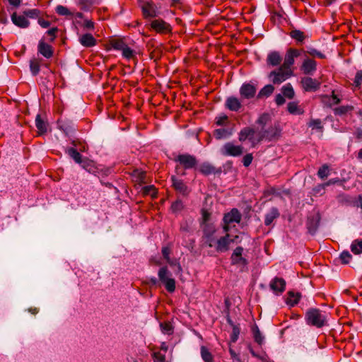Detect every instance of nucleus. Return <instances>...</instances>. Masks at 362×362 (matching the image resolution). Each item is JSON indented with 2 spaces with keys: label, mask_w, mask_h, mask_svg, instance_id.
I'll return each mask as SVG.
<instances>
[{
  "label": "nucleus",
  "mask_w": 362,
  "mask_h": 362,
  "mask_svg": "<svg viewBox=\"0 0 362 362\" xmlns=\"http://www.w3.org/2000/svg\"><path fill=\"white\" fill-rule=\"evenodd\" d=\"M202 229L203 244L206 247L214 248L218 253L228 251L230 243L238 238V235H235L233 238L229 233H226L222 236L218 235L217 229L214 223H206Z\"/></svg>",
  "instance_id": "nucleus-1"
},
{
  "label": "nucleus",
  "mask_w": 362,
  "mask_h": 362,
  "mask_svg": "<svg viewBox=\"0 0 362 362\" xmlns=\"http://www.w3.org/2000/svg\"><path fill=\"white\" fill-rule=\"evenodd\" d=\"M264 135L262 132H256L253 128L245 127L240 130L238 139L240 141L249 140L252 146H255L257 144L259 143L264 139Z\"/></svg>",
  "instance_id": "nucleus-2"
},
{
  "label": "nucleus",
  "mask_w": 362,
  "mask_h": 362,
  "mask_svg": "<svg viewBox=\"0 0 362 362\" xmlns=\"http://www.w3.org/2000/svg\"><path fill=\"white\" fill-rule=\"evenodd\" d=\"M326 320L325 313L317 309H310L306 313V320L308 325L322 327L325 325Z\"/></svg>",
  "instance_id": "nucleus-3"
},
{
  "label": "nucleus",
  "mask_w": 362,
  "mask_h": 362,
  "mask_svg": "<svg viewBox=\"0 0 362 362\" xmlns=\"http://www.w3.org/2000/svg\"><path fill=\"white\" fill-rule=\"evenodd\" d=\"M223 229L226 233H228L230 228L235 226V223H240L241 214L237 209H233L230 212L223 216Z\"/></svg>",
  "instance_id": "nucleus-4"
},
{
  "label": "nucleus",
  "mask_w": 362,
  "mask_h": 362,
  "mask_svg": "<svg viewBox=\"0 0 362 362\" xmlns=\"http://www.w3.org/2000/svg\"><path fill=\"white\" fill-rule=\"evenodd\" d=\"M293 72L291 69L281 66L277 70L272 71L269 77L274 84H280L292 76Z\"/></svg>",
  "instance_id": "nucleus-5"
},
{
  "label": "nucleus",
  "mask_w": 362,
  "mask_h": 362,
  "mask_svg": "<svg viewBox=\"0 0 362 362\" xmlns=\"http://www.w3.org/2000/svg\"><path fill=\"white\" fill-rule=\"evenodd\" d=\"M159 280L165 285L166 290L173 293L175 290V281L166 267H161L158 271Z\"/></svg>",
  "instance_id": "nucleus-6"
},
{
  "label": "nucleus",
  "mask_w": 362,
  "mask_h": 362,
  "mask_svg": "<svg viewBox=\"0 0 362 362\" xmlns=\"http://www.w3.org/2000/svg\"><path fill=\"white\" fill-rule=\"evenodd\" d=\"M221 153L225 156H239L243 153V147L235 145L232 142L225 144L221 149Z\"/></svg>",
  "instance_id": "nucleus-7"
},
{
  "label": "nucleus",
  "mask_w": 362,
  "mask_h": 362,
  "mask_svg": "<svg viewBox=\"0 0 362 362\" xmlns=\"http://www.w3.org/2000/svg\"><path fill=\"white\" fill-rule=\"evenodd\" d=\"M141 7L145 18H153L157 16L159 13V8L151 1H144Z\"/></svg>",
  "instance_id": "nucleus-8"
},
{
  "label": "nucleus",
  "mask_w": 362,
  "mask_h": 362,
  "mask_svg": "<svg viewBox=\"0 0 362 362\" xmlns=\"http://www.w3.org/2000/svg\"><path fill=\"white\" fill-rule=\"evenodd\" d=\"M300 55V51L294 48H289L286 53L284 62L281 66L284 68L291 69L295 63V59Z\"/></svg>",
  "instance_id": "nucleus-9"
},
{
  "label": "nucleus",
  "mask_w": 362,
  "mask_h": 362,
  "mask_svg": "<svg viewBox=\"0 0 362 362\" xmlns=\"http://www.w3.org/2000/svg\"><path fill=\"white\" fill-rule=\"evenodd\" d=\"M37 52L46 59H50L53 57L54 49L53 47L47 44L45 40L41 39L37 45Z\"/></svg>",
  "instance_id": "nucleus-10"
},
{
  "label": "nucleus",
  "mask_w": 362,
  "mask_h": 362,
  "mask_svg": "<svg viewBox=\"0 0 362 362\" xmlns=\"http://www.w3.org/2000/svg\"><path fill=\"white\" fill-rule=\"evenodd\" d=\"M151 27L159 33H167L171 31V26L163 20L156 19L151 22Z\"/></svg>",
  "instance_id": "nucleus-11"
},
{
  "label": "nucleus",
  "mask_w": 362,
  "mask_h": 362,
  "mask_svg": "<svg viewBox=\"0 0 362 362\" xmlns=\"http://www.w3.org/2000/svg\"><path fill=\"white\" fill-rule=\"evenodd\" d=\"M256 90V87L254 85L245 83L240 87V94L243 99H250L255 96Z\"/></svg>",
  "instance_id": "nucleus-12"
},
{
  "label": "nucleus",
  "mask_w": 362,
  "mask_h": 362,
  "mask_svg": "<svg viewBox=\"0 0 362 362\" xmlns=\"http://www.w3.org/2000/svg\"><path fill=\"white\" fill-rule=\"evenodd\" d=\"M177 160L182 165L185 169H190L195 166L197 164V160L195 157L189 154L180 155L177 158Z\"/></svg>",
  "instance_id": "nucleus-13"
},
{
  "label": "nucleus",
  "mask_w": 362,
  "mask_h": 362,
  "mask_svg": "<svg viewBox=\"0 0 362 362\" xmlns=\"http://www.w3.org/2000/svg\"><path fill=\"white\" fill-rule=\"evenodd\" d=\"M270 288L276 294L282 293L286 288V281L282 278L275 277L269 284Z\"/></svg>",
  "instance_id": "nucleus-14"
},
{
  "label": "nucleus",
  "mask_w": 362,
  "mask_h": 362,
  "mask_svg": "<svg viewBox=\"0 0 362 362\" xmlns=\"http://www.w3.org/2000/svg\"><path fill=\"white\" fill-rule=\"evenodd\" d=\"M317 69V63L315 60L308 57L305 58L300 66V70L305 74H312Z\"/></svg>",
  "instance_id": "nucleus-15"
},
{
  "label": "nucleus",
  "mask_w": 362,
  "mask_h": 362,
  "mask_svg": "<svg viewBox=\"0 0 362 362\" xmlns=\"http://www.w3.org/2000/svg\"><path fill=\"white\" fill-rule=\"evenodd\" d=\"M12 23L21 28H26L30 25V22L27 19L26 16L23 14V16L18 15L16 12H14L11 16Z\"/></svg>",
  "instance_id": "nucleus-16"
},
{
  "label": "nucleus",
  "mask_w": 362,
  "mask_h": 362,
  "mask_svg": "<svg viewBox=\"0 0 362 362\" xmlns=\"http://www.w3.org/2000/svg\"><path fill=\"white\" fill-rule=\"evenodd\" d=\"M301 83L303 88L306 91H313L316 90L320 87V83L312 78L310 77H304L301 80Z\"/></svg>",
  "instance_id": "nucleus-17"
},
{
  "label": "nucleus",
  "mask_w": 362,
  "mask_h": 362,
  "mask_svg": "<svg viewBox=\"0 0 362 362\" xmlns=\"http://www.w3.org/2000/svg\"><path fill=\"white\" fill-rule=\"evenodd\" d=\"M78 41L81 45L86 47H93L97 42L96 39L90 33L81 35L79 36Z\"/></svg>",
  "instance_id": "nucleus-18"
},
{
  "label": "nucleus",
  "mask_w": 362,
  "mask_h": 362,
  "mask_svg": "<svg viewBox=\"0 0 362 362\" xmlns=\"http://www.w3.org/2000/svg\"><path fill=\"white\" fill-rule=\"evenodd\" d=\"M243 249L241 247H238L233 251L231 255V261L233 264L245 265L247 262L245 259L242 257Z\"/></svg>",
  "instance_id": "nucleus-19"
},
{
  "label": "nucleus",
  "mask_w": 362,
  "mask_h": 362,
  "mask_svg": "<svg viewBox=\"0 0 362 362\" xmlns=\"http://www.w3.org/2000/svg\"><path fill=\"white\" fill-rule=\"evenodd\" d=\"M226 107L231 111L237 112L241 108L242 105L240 100L238 98L230 96L226 100Z\"/></svg>",
  "instance_id": "nucleus-20"
},
{
  "label": "nucleus",
  "mask_w": 362,
  "mask_h": 362,
  "mask_svg": "<svg viewBox=\"0 0 362 362\" xmlns=\"http://www.w3.org/2000/svg\"><path fill=\"white\" fill-rule=\"evenodd\" d=\"M282 57L280 53L277 51H272L269 52L267 57V62L268 64L276 66L280 64Z\"/></svg>",
  "instance_id": "nucleus-21"
},
{
  "label": "nucleus",
  "mask_w": 362,
  "mask_h": 362,
  "mask_svg": "<svg viewBox=\"0 0 362 362\" xmlns=\"http://www.w3.org/2000/svg\"><path fill=\"white\" fill-rule=\"evenodd\" d=\"M99 3L100 0H76V4L84 11H90L92 6Z\"/></svg>",
  "instance_id": "nucleus-22"
},
{
  "label": "nucleus",
  "mask_w": 362,
  "mask_h": 362,
  "mask_svg": "<svg viewBox=\"0 0 362 362\" xmlns=\"http://www.w3.org/2000/svg\"><path fill=\"white\" fill-rule=\"evenodd\" d=\"M55 11L59 16H65L69 20L74 19V11H71L64 6L58 5Z\"/></svg>",
  "instance_id": "nucleus-23"
},
{
  "label": "nucleus",
  "mask_w": 362,
  "mask_h": 362,
  "mask_svg": "<svg viewBox=\"0 0 362 362\" xmlns=\"http://www.w3.org/2000/svg\"><path fill=\"white\" fill-rule=\"evenodd\" d=\"M290 37L295 40L297 43H303L308 36L303 31L299 30H292L289 33Z\"/></svg>",
  "instance_id": "nucleus-24"
},
{
  "label": "nucleus",
  "mask_w": 362,
  "mask_h": 362,
  "mask_svg": "<svg viewBox=\"0 0 362 362\" xmlns=\"http://www.w3.org/2000/svg\"><path fill=\"white\" fill-rule=\"evenodd\" d=\"M279 216V212L276 208H272L265 215L264 223L266 226H269L274 220Z\"/></svg>",
  "instance_id": "nucleus-25"
},
{
  "label": "nucleus",
  "mask_w": 362,
  "mask_h": 362,
  "mask_svg": "<svg viewBox=\"0 0 362 362\" xmlns=\"http://www.w3.org/2000/svg\"><path fill=\"white\" fill-rule=\"evenodd\" d=\"M290 114L300 115L304 113L303 109L296 102H290L287 105Z\"/></svg>",
  "instance_id": "nucleus-26"
},
{
  "label": "nucleus",
  "mask_w": 362,
  "mask_h": 362,
  "mask_svg": "<svg viewBox=\"0 0 362 362\" xmlns=\"http://www.w3.org/2000/svg\"><path fill=\"white\" fill-rule=\"evenodd\" d=\"M172 181L173 185L177 191L184 194L187 193V187L182 180H177L173 176Z\"/></svg>",
  "instance_id": "nucleus-27"
},
{
  "label": "nucleus",
  "mask_w": 362,
  "mask_h": 362,
  "mask_svg": "<svg viewBox=\"0 0 362 362\" xmlns=\"http://www.w3.org/2000/svg\"><path fill=\"white\" fill-rule=\"evenodd\" d=\"M199 170L204 175H209L216 173L215 167L209 163H204L200 165Z\"/></svg>",
  "instance_id": "nucleus-28"
},
{
  "label": "nucleus",
  "mask_w": 362,
  "mask_h": 362,
  "mask_svg": "<svg viewBox=\"0 0 362 362\" xmlns=\"http://www.w3.org/2000/svg\"><path fill=\"white\" fill-rule=\"evenodd\" d=\"M300 298V295L298 293H294L293 291H289L288 293V298L286 299V303L288 305L291 306H294L296 305Z\"/></svg>",
  "instance_id": "nucleus-29"
},
{
  "label": "nucleus",
  "mask_w": 362,
  "mask_h": 362,
  "mask_svg": "<svg viewBox=\"0 0 362 362\" xmlns=\"http://www.w3.org/2000/svg\"><path fill=\"white\" fill-rule=\"evenodd\" d=\"M283 95L288 99L293 98L295 95L294 90L291 83H287L281 88Z\"/></svg>",
  "instance_id": "nucleus-30"
},
{
  "label": "nucleus",
  "mask_w": 362,
  "mask_h": 362,
  "mask_svg": "<svg viewBox=\"0 0 362 362\" xmlns=\"http://www.w3.org/2000/svg\"><path fill=\"white\" fill-rule=\"evenodd\" d=\"M36 127L40 134H43L47 132V124L43 121L40 115H37L35 119Z\"/></svg>",
  "instance_id": "nucleus-31"
},
{
  "label": "nucleus",
  "mask_w": 362,
  "mask_h": 362,
  "mask_svg": "<svg viewBox=\"0 0 362 362\" xmlns=\"http://www.w3.org/2000/svg\"><path fill=\"white\" fill-rule=\"evenodd\" d=\"M132 176L134 180L137 183H141L144 182L145 173L141 170H134L132 173Z\"/></svg>",
  "instance_id": "nucleus-32"
},
{
  "label": "nucleus",
  "mask_w": 362,
  "mask_h": 362,
  "mask_svg": "<svg viewBox=\"0 0 362 362\" xmlns=\"http://www.w3.org/2000/svg\"><path fill=\"white\" fill-rule=\"evenodd\" d=\"M274 88L272 85H267L263 87L258 93L259 98L262 97H268L274 92Z\"/></svg>",
  "instance_id": "nucleus-33"
},
{
  "label": "nucleus",
  "mask_w": 362,
  "mask_h": 362,
  "mask_svg": "<svg viewBox=\"0 0 362 362\" xmlns=\"http://www.w3.org/2000/svg\"><path fill=\"white\" fill-rule=\"evenodd\" d=\"M40 62L37 59H33L30 62V68L32 74L36 76L40 72Z\"/></svg>",
  "instance_id": "nucleus-34"
},
{
  "label": "nucleus",
  "mask_w": 362,
  "mask_h": 362,
  "mask_svg": "<svg viewBox=\"0 0 362 362\" xmlns=\"http://www.w3.org/2000/svg\"><path fill=\"white\" fill-rule=\"evenodd\" d=\"M111 45L114 49L122 51L127 44L122 39H115L111 41Z\"/></svg>",
  "instance_id": "nucleus-35"
},
{
  "label": "nucleus",
  "mask_w": 362,
  "mask_h": 362,
  "mask_svg": "<svg viewBox=\"0 0 362 362\" xmlns=\"http://www.w3.org/2000/svg\"><path fill=\"white\" fill-rule=\"evenodd\" d=\"M308 127H310L313 130L316 129L320 132H322L323 126L320 119H310L308 123Z\"/></svg>",
  "instance_id": "nucleus-36"
},
{
  "label": "nucleus",
  "mask_w": 362,
  "mask_h": 362,
  "mask_svg": "<svg viewBox=\"0 0 362 362\" xmlns=\"http://www.w3.org/2000/svg\"><path fill=\"white\" fill-rule=\"evenodd\" d=\"M231 134V132L226 129H218L214 130V135L217 139H221L223 138H226Z\"/></svg>",
  "instance_id": "nucleus-37"
},
{
  "label": "nucleus",
  "mask_w": 362,
  "mask_h": 362,
  "mask_svg": "<svg viewBox=\"0 0 362 362\" xmlns=\"http://www.w3.org/2000/svg\"><path fill=\"white\" fill-rule=\"evenodd\" d=\"M351 250L356 255L361 254L362 252V240H354L351 245Z\"/></svg>",
  "instance_id": "nucleus-38"
},
{
  "label": "nucleus",
  "mask_w": 362,
  "mask_h": 362,
  "mask_svg": "<svg viewBox=\"0 0 362 362\" xmlns=\"http://www.w3.org/2000/svg\"><path fill=\"white\" fill-rule=\"evenodd\" d=\"M23 14L27 17L33 19L39 18L40 17L41 12L40 10L33 8L28 9L23 11Z\"/></svg>",
  "instance_id": "nucleus-39"
},
{
  "label": "nucleus",
  "mask_w": 362,
  "mask_h": 362,
  "mask_svg": "<svg viewBox=\"0 0 362 362\" xmlns=\"http://www.w3.org/2000/svg\"><path fill=\"white\" fill-rule=\"evenodd\" d=\"M67 153L76 161L77 163H81L82 159L81 154L73 148H70L66 151Z\"/></svg>",
  "instance_id": "nucleus-40"
},
{
  "label": "nucleus",
  "mask_w": 362,
  "mask_h": 362,
  "mask_svg": "<svg viewBox=\"0 0 362 362\" xmlns=\"http://www.w3.org/2000/svg\"><path fill=\"white\" fill-rule=\"evenodd\" d=\"M160 327L162 332L165 334L170 335L173 332V327L169 322L160 323Z\"/></svg>",
  "instance_id": "nucleus-41"
},
{
  "label": "nucleus",
  "mask_w": 362,
  "mask_h": 362,
  "mask_svg": "<svg viewBox=\"0 0 362 362\" xmlns=\"http://www.w3.org/2000/svg\"><path fill=\"white\" fill-rule=\"evenodd\" d=\"M255 341L259 344H262L264 341V337L262 335L257 326H254L252 329Z\"/></svg>",
  "instance_id": "nucleus-42"
},
{
  "label": "nucleus",
  "mask_w": 362,
  "mask_h": 362,
  "mask_svg": "<svg viewBox=\"0 0 362 362\" xmlns=\"http://www.w3.org/2000/svg\"><path fill=\"white\" fill-rule=\"evenodd\" d=\"M201 355L204 362H213V356L205 346L201 347Z\"/></svg>",
  "instance_id": "nucleus-43"
},
{
  "label": "nucleus",
  "mask_w": 362,
  "mask_h": 362,
  "mask_svg": "<svg viewBox=\"0 0 362 362\" xmlns=\"http://www.w3.org/2000/svg\"><path fill=\"white\" fill-rule=\"evenodd\" d=\"M262 134L265 136L264 138L272 140L279 134V131L276 128L271 127L264 132H262Z\"/></svg>",
  "instance_id": "nucleus-44"
},
{
  "label": "nucleus",
  "mask_w": 362,
  "mask_h": 362,
  "mask_svg": "<svg viewBox=\"0 0 362 362\" xmlns=\"http://www.w3.org/2000/svg\"><path fill=\"white\" fill-rule=\"evenodd\" d=\"M122 54L124 58H126L127 59H130L134 58V57L136 55V52L134 49H131L127 45V46L124 47V49L122 51Z\"/></svg>",
  "instance_id": "nucleus-45"
},
{
  "label": "nucleus",
  "mask_w": 362,
  "mask_h": 362,
  "mask_svg": "<svg viewBox=\"0 0 362 362\" xmlns=\"http://www.w3.org/2000/svg\"><path fill=\"white\" fill-rule=\"evenodd\" d=\"M143 193L145 195H151L152 197H156L157 194L156 189L153 185H148L143 187Z\"/></svg>",
  "instance_id": "nucleus-46"
},
{
  "label": "nucleus",
  "mask_w": 362,
  "mask_h": 362,
  "mask_svg": "<svg viewBox=\"0 0 362 362\" xmlns=\"http://www.w3.org/2000/svg\"><path fill=\"white\" fill-rule=\"evenodd\" d=\"M306 53L313 57H317L320 59L325 58V55L324 54L313 47L308 48Z\"/></svg>",
  "instance_id": "nucleus-47"
},
{
  "label": "nucleus",
  "mask_w": 362,
  "mask_h": 362,
  "mask_svg": "<svg viewBox=\"0 0 362 362\" xmlns=\"http://www.w3.org/2000/svg\"><path fill=\"white\" fill-rule=\"evenodd\" d=\"M85 30H93L95 28V23L92 20L83 19V23L80 24Z\"/></svg>",
  "instance_id": "nucleus-48"
},
{
  "label": "nucleus",
  "mask_w": 362,
  "mask_h": 362,
  "mask_svg": "<svg viewBox=\"0 0 362 362\" xmlns=\"http://www.w3.org/2000/svg\"><path fill=\"white\" fill-rule=\"evenodd\" d=\"M318 176L322 178L325 179L328 177L329 175V168L327 165H322L317 172Z\"/></svg>",
  "instance_id": "nucleus-49"
},
{
  "label": "nucleus",
  "mask_w": 362,
  "mask_h": 362,
  "mask_svg": "<svg viewBox=\"0 0 362 362\" xmlns=\"http://www.w3.org/2000/svg\"><path fill=\"white\" fill-rule=\"evenodd\" d=\"M211 214L209 213L206 210L203 209L202 211V222L201 223V227L203 228V226L206 223H212L209 221L210 220Z\"/></svg>",
  "instance_id": "nucleus-50"
},
{
  "label": "nucleus",
  "mask_w": 362,
  "mask_h": 362,
  "mask_svg": "<svg viewBox=\"0 0 362 362\" xmlns=\"http://www.w3.org/2000/svg\"><path fill=\"white\" fill-rule=\"evenodd\" d=\"M153 362H165V356L160 351H155L152 354Z\"/></svg>",
  "instance_id": "nucleus-51"
},
{
  "label": "nucleus",
  "mask_w": 362,
  "mask_h": 362,
  "mask_svg": "<svg viewBox=\"0 0 362 362\" xmlns=\"http://www.w3.org/2000/svg\"><path fill=\"white\" fill-rule=\"evenodd\" d=\"M162 254L163 257L166 259L167 262L169 263L170 264H173V262L170 258V249L168 247H163Z\"/></svg>",
  "instance_id": "nucleus-52"
},
{
  "label": "nucleus",
  "mask_w": 362,
  "mask_h": 362,
  "mask_svg": "<svg viewBox=\"0 0 362 362\" xmlns=\"http://www.w3.org/2000/svg\"><path fill=\"white\" fill-rule=\"evenodd\" d=\"M340 259L344 264H347L351 259V255L348 251H344L340 255Z\"/></svg>",
  "instance_id": "nucleus-53"
},
{
  "label": "nucleus",
  "mask_w": 362,
  "mask_h": 362,
  "mask_svg": "<svg viewBox=\"0 0 362 362\" xmlns=\"http://www.w3.org/2000/svg\"><path fill=\"white\" fill-rule=\"evenodd\" d=\"M269 117L267 114H263L259 117L257 120V123L262 126H264L269 120Z\"/></svg>",
  "instance_id": "nucleus-54"
},
{
  "label": "nucleus",
  "mask_w": 362,
  "mask_h": 362,
  "mask_svg": "<svg viewBox=\"0 0 362 362\" xmlns=\"http://www.w3.org/2000/svg\"><path fill=\"white\" fill-rule=\"evenodd\" d=\"M57 31L58 28L57 27H54L52 28L46 32L47 35L51 37L50 42H54V40L56 38Z\"/></svg>",
  "instance_id": "nucleus-55"
},
{
  "label": "nucleus",
  "mask_w": 362,
  "mask_h": 362,
  "mask_svg": "<svg viewBox=\"0 0 362 362\" xmlns=\"http://www.w3.org/2000/svg\"><path fill=\"white\" fill-rule=\"evenodd\" d=\"M83 18H84V15L81 12L74 11V19H73L74 23L79 25V24H81V21L79 20L83 19Z\"/></svg>",
  "instance_id": "nucleus-56"
},
{
  "label": "nucleus",
  "mask_w": 362,
  "mask_h": 362,
  "mask_svg": "<svg viewBox=\"0 0 362 362\" xmlns=\"http://www.w3.org/2000/svg\"><path fill=\"white\" fill-rule=\"evenodd\" d=\"M81 166L86 169V170L90 172L92 170V168L93 167V163L92 161L89 160H82V163H81Z\"/></svg>",
  "instance_id": "nucleus-57"
},
{
  "label": "nucleus",
  "mask_w": 362,
  "mask_h": 362,
  "mask_svg": "<svg viewBox=\"0 0 362 362\" xmlns=\"http://www.w3.org/2000/svg\"><path fill=\"white\" fill-rule=\"evenodd\" d=\"M216 123L217 125H226L228 123V117L225 115L216 117Z\"/></svg>",
  "instance_id": "nucleus-58"
},
{
  "label": "nucleus",
  "mask_w": 362,
  "mask_h": 362,
  "mask_svg": "<svg viewBox=\"0 0 362 362\" xmlns=\"http://www.w3.org/2000/svg\"><path fill=\"white\" fill-rule=\"evenodd\" d=\"M252 159L253 156L251 153L246 154L243 159V165L245 167H248L251 164Z\"/></svg>",
  "instance_id": "nucleus-59"
},
{
  "label": "nucleus",
  "mask_w": 362,
  "mask_h": 362,
  "mask_svg": "<svg viewBox=\"0 0 362 362\" xmlns=\"http://www.w3.org/2000/svg\"><path fill=\"white\" fill-rule=\"evenodd\" d=\"M362 83V71H359L356 73L354 78V83L356 86H359Z\"/></svg>",
  "instance_id": "nucleus-60"
},
{
  "label": "nucleus",
  "mask_w": 362,
  "mask_h": 362,
  "mask_svg": "<svg viewBox=\"0 0 362 362\" xmlns=\"http://www.w3.org/2000/svg\"><path fill=\"white\" fill-rule=\"evenodd\" d=\"M38 24L43 28H47L50 25V22L46 21L42 18H39L37 20Z\"/></svg>",
  "instance_id": "nucleus-61"
},
{
  "label": "nucleus",
  "mask_w": 362,
  "mask_h": 362,
  "mask_svg": "<svg viewBox=\"0 0 362 362\" xmlns=\"http://www.w3.org/2000/svg\"><path fill=\"white\" fill-rule=\"evenodd\" d=\"M350 110H351V108L349 107H340L335 109V113L337 115H343Z\"/></svg>",
  "instance_id": "nucleus-62"
},
{
  "label": "nucleus",
  "mask_w": 362,
  "mask_h": 362,
  "mask_svg": "<svg viewBox=\"0 0 362 362\" xmlns=\"http://www.w3.org/2000/svg\"><path fill=\"white\" fill-rule=\"evenodd\" d=\"M239 333H240L239 328L237 327H234L233 329V334H232V337H231L232 341L233 342H235L237 340Z\"/></svg>",
  "instance_id": "nucleus-63"
},
{
  "label": "nucleus",
  "mask_w": 362,
  "mask_h": 362,
  "mask_svg": "<svg viewBox=\"0 0 362 362\" xmlns=\"http://www.w3.org/2000/svg\"><path fill=\"white\" fill-rule=\"evenodd\" d=\"M275 102L278 105H281L283 104H284L285 103V98H284V96L281 95V94H278L276 96V98H275Z\"/></svg>",
  "instance_id": "nucleus-64"
}]
</instances>
